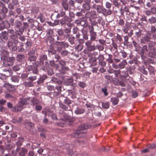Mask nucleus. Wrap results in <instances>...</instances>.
I'll return each mask as SVG.
<instances>
[{
  "label": "nucleus",
  "mask_w": 156,
  "mask_h": 156,
  "mask_svg": "<svg viewBox=\"0 0 156 156\" xmlns=\"http://www.w3.org/2000/svg\"><path fill=\"white\" fill-rule=\"evenodd\" d=\"M55 44L56 45L60 46L64 48H68L69 46L68 43L64 42L56 41Z\"/></svg>",
  "instance_id": "obj_12"
},
{
  "label": "nucleus",
  "mask_w": 156,
  "mask_h": 156,
  "mask_svg": "<svg viewBox=\"0 0 156 156\" xmlns=\"http://www.w3.org/2000/svg\"><path fill=\"white\" fill-rule=\"evenodd\" d=\"M61 68L62 70V73L63 74L65 73V71H68L69 70V68L66 66H62Z\"/></svg>",
  "instance_id": "obj_43"
},
{
  "label": "nucleus",
  "mask_w": 156,
  "mask_h": 156,
  "mask_svg": "<svg viewBox=\"0 0 156 156\" xmlns=\"http://www.w3.org/2000/svg\"><path fill=\"white\" fill-rule=\"evenodd\" d=\"M88 29L89 30V32L90 33H91L94 32V28L93 26L92 25H89L88 26Z\"/></svg>",
  "instance_id": "obj_59"
},
{
  "label": "nucleus",
  "mask_w": 156,
  "mask_h": 156,
  "mask_svg": "<svg viewBox=\"0 0 156 156\" xmlns=\"http://www.w3.org/2000/svg\"><path fill=\"white\" fill-rule=\"evenodd\" d=\"M45 76H42L40 78L39 80L37 81V83L38 84H39L44 82V80L46 79Z\"/></svg>",
  "instance_id": "obj_44"
},
{
  "label": "nucleus",
  "mask_w": 156,
  "mask_h": 156,
  "mask_svg": "<svg viewBox=\"0 0 156 156\" xmlns=\"http://www.w3.org/2000/svg\"><path fill=\"white\" fill-rule=\"evenodd\" d=\"M83 13H85V11L83 10H82L80 12H77L76 13V16L78 17H80L83 16Z\"/></svg>",
  "instance_id": "obj_51"
},
{
  "label": "nucleus",
  "mask_w": 156,
  "mask_h": 156,
  "mask_svg": "<svg viewBox=\"0 0 156 156\" xmlns=\"http://www.w3.org/2000/svg\"><path fill=\"white\" fill-rule=\"evenodd\" d=\"M16 61L14 57H10L7 58L6 64L9 66H12Z\"/></svg>",
  "instance_id": "obj_13"
},
{
  "label": "nucleus",
  "mask_w": 156,
  "mask_h": 156,
  "mask_svg": "<svg viewBox=\"0 0 156 156\" xmlns=\"http://www.w3.org/2000/svg\"><path fill=\"white\" fill-rule=\"evenodd\" d=\"M69 156H76V154L72 151H68Z\"/></svg>",
  "instance_id": "obj_64"
},
{
  "label": "nucleus",
  "mask_w": 156,
  "mask_h": 156,
  "mask_svg": "<svg viewBox=\"0 0 156 156\" xmlns=\"http://www.w3.org/2000/svg\"><path fill=\"white\" fill-rule=\"evenodd\" d=\"M19 77L16 76H13L11 77L12 81L14 82L18 83L19 81Z\"/></svg>",
  "instance_id": "obj_33"
},
{
  "label": "nucleus",
  "mask_w": 156,
  "mask_h": 156,
  "mask_svg": "<svg viewBox=\"0 0 156 156\" xmlns=\"http://www.w3.org/2000/svg\"><path fill=\"white\" fill-rule=\"evenodd\" d=\"M45 116L48 115L49 116H51L55 113L54 112L50 109L47 110L44 112Z\"/></svg>",
  "instance_id": "obj_28"
},
{
  "label": "nucleus",
  "mask_w": 156,
  "mask_h": 156,
  "mask_svg": "<svg viewBox=\"0 0 156 156\" xmlns=\"http://www.w3.org/2000/svg\"><path fill=\"white\" fill-rule=\"evenodd\" d=\"M89 127V126L87 124H82L78 127L77 130L74 132L72 134V136L76 138L84 136L86 132L85 130Z\"/></svg>",
  "instance_id": "obj_1"
},
{
  "label": "nucleus",
  "mask_w": 156,
  "mask_h": 156,
  "mask_svg": "<svg viewBox=\"0 0 156 156\" xmlns=\"http://www.w3.org/2000/svg\"><path fill=\"white\" fill-rule=\"evenodd\" d=\"M148 69L149 71L150 75L152 77L155 75V69L154 67L151 66H149L148 68Z\"/></svg>",
  "instance_id": "obj_19"
},
{
  "label": "nucleus",
  "mask_w": 156,
  "mask_h": 156,
  "mask_svg": "<svg viewBox=\"0 0 156 156\" xmlns=\"http://www.w3.org/2000/svg\"><path fill=\"white\" fill-rule=\"evenodd\" d=\"M127 64V62L125 60H123L119 65V67L121 69L124 68Z\"/></svg>",
  "instance_id": "obj_31"
},
{
  "label": "nucleus",
  "mask_w": 156,
  "mask_h": 156,
  "mask_svg": "<svg viewBox=\"0 0 156 156\" xmlns=\"http://www.w3.org/2000/svg\"><path fill=\"white\" fill-rule=\"evenodd\" d=\"M47 88L48 90L50 91H51L54 90V87L53 86L49 85L47 86Z\"/></svg>",
  "instance_id": "obj_61"
},
{
  "label": "nucleus",
  "mask_w": 156,
  "mask_h": 156,
  "mask_svg": "<svg viewBox=\"0 0 156 156\" xmlns=\"http://www.w3.org/2000/svg\"><path fill=\"white\" fill-rule=\"evenodd\" d=\"M83 9L86 10H90L91 8L90 3H85L83 4Z\"/></svg>",
  "instance_id": "obj_30"
},
{
  "label": "nucleus",
  "mask_w": 156,
  "mask_h": 156,
  "mask_svg": "<svg viewBox=\"0 0 156 156\" xmlns=\"http://www.w3.org/2000/svg\"><path fill=\"white\" fill-rule=\"evenodd\" d=\"M92 42L90 41H88L86 42L85 45L87 47V49L88 51H93L95 50L96 49V47L95 45H92Z\"/></svg>",
  "instance_id": "obj_9"
},
{
  "label": "nucleus",
  "mask_w": 156,
  "mask_h": 156,
  "mask_svg": "<svg viewBox=\"0 0 156 156\" xmlns=\"http://www.w3.org/2000/svg\"><path fill=\"white\" fill-rule=\"evenodd\" d=\"M30 101L31 105L33 106L39 104L41 103V102L36 98H33L30 100Z\"/></svg>",
  "instance_id": "obj_18"
},
{
  "label": "nucleus",
  "mask_w": 156,
  "mask_h": 156,
  "mask_svg": "<svg viewBox=\"0 0 156 156\" xmlns=\"http://www.w3.org/2000/svg\"><path fill=\"white\" fill-rule=\"evenodd\" d=\"M85 17L87 18L95 19L97 18L96 12L94 11L87 12L85 14Z\"/></svg>",
  "instance_id": "obj_10"
},
{
  "label": "nucleus",
  "mask_w": 156,
  "mask_h": 156,
  "mask_svg": "<svg viewBox=\"0 0 156 156\" xmlns=\"http://www.w3.org/2000/svg\"><path fill=\"white\" fill-rule=\"evenodd\" d=\"M103 0H93L92 2L93 4L92 7L93 9L96 10L98 13L103 12V13L105 14V12H108L110 11L106 10V8L103 7Z\"/></svg>",
  "instance_id": "obj_2"
},
{
  "label": "nucleus",
  "mask_w": 156,
  "mask_h": 156,
  "mask_svg": "<svg viewBox=\"0 0 156 156\" xmlns=\"http://www.w3.org/2000/svg\"><path fill=\"white\" fill-rule=\"evenodd\" d=\"M90 41H97V34L96 33L94 32L93 33H90Z\"/></svg>",
  "instance_id": "obj_25"
},
{
  "label": "nucleus",
  "mask_w": 156,
  "mask_h": 156,
  "mask_svg": "<svg viewBox=\"0 0 156 156\" xmlns=\"http://www.w3.org/2000/svg\"><path fill=\"white\" fill-rule=\"evenodd\" d=\"M97 22L99 24H101L102 26H104L105 24V22H103L102 18L101 17L99 16L98 18Z\"/></svg>",
  "instance_id": "obj_34"
},
{
  "label": "nucleus",
  "mask_w": 156,
  "mask_h": 156,
  "mask_svg": "<svg viewBox=\"0 0 156 156\" xmlns=\"http://www.w3.org/2000/svg\"><path fill=\"white\" fill-rule=\"evenodd\" d=\"M23 84L25 87H33L34 86L33 82H31L30 80L25 81L23 82Z\"/></svg>",
  "instance_id": "obj_16"
},
{
  "label": "nucleus",
  "mask_w": 156,
  "mask_h": 156,
  "mask_svg": "<svg viewBox=\"0 0 156 156\" xmlns=\"http://www.w3.org/2000/svg\"><path fill=\"white\" fill-rule=\"evenodd\" d=\"M12 3H10L8 5V7L10 9H14V6H17L19 5L18 0H12Z\"/></svg>",
  "instance_id": "obj_11"
},
{
  "label": "nucleus",
  "mask_w": 156,
  "mask_h": 156,
  "mask_svg": "<svg viewBox=\"0 0 156 156\" xmlns=\"http://www.w3.org/2000/svg\"><path fill=\"white\" fill-rule=\"evenodd\" d=\"M108 58L107 59V60L108 62L109 63H112L113 62V61L112 59V55H111L109 54L108 55Z\"/></svg>",
  "instance_id": "obj_62"
},
{
  "label": "nucleus",
  "mask_w": 156,
  "mask_h": 156,
  "mask_svg": "<svg viewBox=\"0 0 156 156\" xmlns=\"http://www.w3.org/2000/svg\"><path fill=\"white\" fill-rule=\"evenodd\" d=\"M27 149L24 147L22 148L20 151L19 154L21 156H24L27 153Z\"/></svg>",
  "instance_id": "obj_27"
},
{
  "label": "nucleus",
  "mask_w": 156,
  "mask_h": 156,
  "mask_svg": "<svg viewBox=\"0 0 156 156\" xmlns=\"http://www.w3.org/2000/svg\"><path fill=\"white\" fill-rule=\"evenodd\" d=\"M8 39L7 33L5 31H3L0 36V43L4 45L5 43V41Z\"/></svg>",
  "instance_id": "obj_8"
},
{
  "label": "nucleus",
  "mask_w": 156,
  "mask_h": 156,
  "mask_svg": "<svg viewBox=\"0 0 156 156\" xmlns=\"http://www.w3.org/2000/svg\"><path fill=\"white\" fill-rule=\"evenodd\" d=\"M25 125L26 128L29 131H30L31 129L34 126L33 124L30 122L25 123Z\"/></svg>",
  "instance_id": "obj_24"
},
{
  "label": "nucleus",
  "mask_w": 156,
  "mask_h": 156,
  "mask_svg": "<svg viewBox=\"0 0 156 156\" xmlns=\"http://www.w3.org/2000/svg\"><path fill=\"white\" fill-rule=\"evenodd\" d=\"M85 112L83 109L77 108L74 111V113L76 115H79Z\"/></svg>",
  "instance_id": "obj_22"
},
{
  "label": "nucleus",
  "mask_w": 156,
  "mask_h": 156,
  "mask_svg": "<svg viewBox=\"0 0 156 156\" xmlns=\"http://www.w3.org/2000/svg\"><path fill=\"white\" fill-rule=\"evenodd\" d=\"M147 42H150L151 37L150 35H147L143 37Z\"/></svg>",
  "instance_id": "obj_57"
},
{
  "label": "nucleus",
  "mask_w": 156,
  "mask_h": 156,
  "mask_svg": "<svg viewBox=\"0 0 156 156\" xmlns=\"http://www.w3.org/2000/svg\"><path fill=\"white\" fill-rule=\"evenodd\" d=\"M23 140V138L22 137H20L19 138V140L16 142V145L20 147L21 146L22 144V141Z\"/></svg>",
  "instance_id": "obj_45"
},
{
  "label": "nucleus",
  "mask_w": 156,
  "mask_h": 156,
  "mask_svg": "<svg viewBox=\"0 0 156 156\" xmlns=\"http://www.w3.org/2000/svg\"><path fill=\"white\" fill-rule=\"evenodd\" d=\"M119 1H115L113 2V5L115 7H117L118 8L121 5L120 2Z\"/></svg>",
  "instance_id": "obj_42"
},
{
  "label": "nucleus",
  "mask_w": 156,
  "mask_h": 156,
  "mask_svg": "<svg viewBox=\"0 0 156 156\" xmlns=\"http://www.w3.org/2000/svg\"><path fill=\"white\" fill-rule=\"evenodd\" d=\"M5 98L10 100H12L13 99V96L9 94H7L5 95Z\"/></svg>",
  "instance_id": "obj_60"
},
{
  "label": "nucleus",
  "mask_w": 156,
  "mask_h": 156,
  "mask_svg": "<svg viewBox=\"0 0 156 156\" xmlns=\"http://www.w3.org/2000/svg\"><path fill=\"white\" fill-rule=\"evenodd\" d=\"M128 76V72L127 71H123L121 73V76L126 77Z\"/></svg>",
  "instance_id": "obj_48"
},
{
  "label": "nucleus",
  "mask_w": 156,
  "mask_h": 156,
  "mask_svg": "<svg viewBox=\"0 0 156 156\" xmlns=\"http://www.w3.org/2000/svg\"><path fill=\"white\" fill-rule=\"evenodd\" d=\"M105 6L106 8L108 9H106L107 10L110 11H109L108 12H105L106 13H105V14H104L103 12H102L101 13H98L100 14L101 13L105 16L111 15L112 13V11L110 9L112 6V4L109 2H106L105 4Z\"/></svg>",
  "instance_id": "obj_7"
},
{
  "label": "nucleus",
  "mask_w": 156,
  "mask_h": 156,
  "mask_svg": "<svg viewBox=\"0 0 156 156\" xmlns=\"http://www.w3.org/2000/svg\"><path fill=\"white\" fill-rule=\"evenodd\" d=\"M65 122V121L61 119L58 123H57V125L59 126L63 127L66 125Z\"/></svg>",
  "instance_id": "obj_36"
},
{
  "label": "nucleus",
  "mask_w": 156,
  "mask_h": 156,
  "mask_svg": "<svg viewBox=\"0 0 156 156\" xmlns=\"http://www.w3.org/2000/svg\"><path fill=\"white\" fill-rule=\"evenodd\" d=\"M156 55V49H153L150 50L148 54V56L149 57L154 58Z\"/></svg>",
  "instance_id": "obj_20"
},
{
  "label": "nucleus",
  "mask_w": 156,
  "mask_h": 156,
  "mask_svg": "<svg viewBox=\"0 0 156 156\" xmlns=\"http://www.w3.org/2000/svg\"><path fill=\"white\" fill-rule=\"evenodd\" d=\"M35 50H32L28 53V60L30 62H34L37 59V56L35 55Z\"/></svg>",
  "instance_id": "obj_6"
},
{
  "label": "nucleus",
  "mask_w": 156,
  "mask_h": 156,
  "mask_svg": "<svg viewBox=\"0 0 156 156\" xmlns=\"http://www.w3.org/2000/svg\"><path fill=\"white\" fill-rule=\"evenodd\" d=\"M98 65L104 67L106 65V63L104 61V60L103 61H100L98 62Z\"/></svg>",
  "instance_id": "obj_58"
},
{
  "label": "nucleus",
  "mask_w": 156,
  "mask_h": 156,
  "mask_svg": "<svg viewBox=\"0 0 156 156\" xmlns=\"http://www.w3.org/2000/svg\"><path fill=\"white\" fill-rule=\"evenodd\" d=\"M37 75L34 74V75L31 76L27 78V80H30L33 82L35 80L37 79Z\"/></svg>",
  "instance_id": "obj_32"
},
{
  "label": "nucleus",
  "mask_w": 156,
  "mask_h": 156,
  "mask_svg": "<svg viewBox=\"0 0 156 156\" xmlns=\"http://www.w3.org/2000/svg\"><path fill=\"white\" fill-rule=\"evenodd\" d=\"M105 79L110 81H112L113 80L112 77L109 75H105Z\"/></svg>",
  "instance_id": "obj_63"
},
{
  "label": "nucleus",
  "mask_w": 156,
  "mask_h": 156,
  "mask_svg": "<svg viewBox=\"0 0 156 156\" xmlns=\"http://www.w3.org/2000/svg\"><path fill=\"white\" fill-rule=\"evenodd\" d=\"M68 41L70 44L73 45L75 44L74 40L75 38L72 35H71L68 38Z\"/></svg>",
  "instance_id": "obj_29"
},
{
  "label": "nucleus",
  "mask_w": 156,
  "mask_h": 156,
  "mask_svg": "<svg viewBox=\"0 0 156 156\" xmlns=\"http://www.w3.org/2000/svg\"><path fill=\"white\" fill-rule=\"evenodd\" d=\"M110 101L114 105H115L118 104L119 99L117 97H112L111 98Z\"/></svg>",
  "instance_id": "obj_21"
},
{
  "label": "nucleus",
  "mask_w": 156,
  "mask_h": 156,
  "mask_svg": "<svg viewBox=\"0 0 156 156\" xmlns=\"http://www.w3.org/2000/svg\"><path fill=\"white\" fill-rule=\"evenodd\" d=\"M14 25L15 27L17 28H19L21 26L22 23L20 21H19L16 20Z\"/></svg>",
  "instance_id": "obj_40"
},
{
  "label": "nucleus",
  "mask_w": 156,
  "mask_h": 156,
  "mask_svg": "<svg viewBox=\"0 0 156 156\" xmlns=\"http://www.w3.org/2000/svg\"><path fill=\"white\" fill-rule=\"evenodd\" d=\"M28 104L26 99L24 98H22L18 103L17 106H14L12 110L13 112L20 111L23 108V106Z\"/></svg>",
  "instance_id": "obj_4"
},
{
  "label": "nucleus",
  "mask_w": 156,
  "mask_h": 156,
  "mask_svg": "<svg viewBox=\"0 0 156 156\" xmlns=\"http://www.w3.org/2000/svg\"><path fill=\"white\" fill-rule=\"evenodd\" d=\"M83 47L81 44H78V45L76 46L75 47V49L77 51H81Z\"/></svg>",
  "instance_id": "obj_54"
},
{
  "label": "nucleus",
  "mask_w": 156,
  "mask_h": 156,
  "mask_svg": "<svg viewBox=\"0 0 156 156\" xmlns=\"http://www.w3.org/2000/svg\"><path fill=\"white\" fill-rule=\"evenodd\" d=\"M10 38L13 40H15L16 39H18L17 35L16 34H13L10 36Z\"/></svg>",
  "instance_id": "obj_56"
},
{
  "label": "nucleus",
  "mask_w": 156,
  "mask_h": 156,
  "mask_svg": "<svg viewBox=\"0 0 156 156\" xmlns=\"http://www.w3.org/2000/svg\"><path fill=\"white\" fill-rule=\"evenodd\" d=\"M25 57V56L24 55L19 54L17 55V60L19 61H21Z\"/></svg>",
  "instance_id": "obj_35"
},
{
  "label": "nucleus",
  "mask_w": 156,
  "mask_h": 156,
  "mask_svg": "<svg viewBox=\"0 0 156 156\" xmlns=\"http://www.w3.org/2000/svg\"><path fill=\"white\" fill-rule=\"evenodd\" d=\"M72 102L69 99L65 98L64 100L63 103L60 101L59 102V108L66 111H70L71 107L70 105L71 104Z\"/></svg>",
  "instance_id": "obj_3"
},
{
  "label": "nucleus",
  "mask_w": 156,
  "mask_h": 156,
  "mask_svg": "<svg viewBox=\"0 0 156 156\" xmlns=\"http://www.w3.org/2000/svg\"><path fill=\"white\" fill-rule=\"evenodd\" d=\"M78 86L82 88H84L86 86V83L83 82L79 81L78 84Z\"/></svg>",
  "instance_id": "obj_49"
},
{
  "label": "nucleus",
  "mask_w": 156,
  "mask_h": 156,
  "mask_svg": "<svg viewBox=\"0 0 156 156\" xmlns=\"http://www.w3.org/2000/svg\"><path fill=\"white\" fill-rule=\"evenodd\" d=\"M26 70L28 74L32 73L36 75L38 74V69L37 67L34 65H28L26 68Z\"/></svg>",
  "instance_id": "obj_5"
},
{
  "label": "nucleus",
  "mask_w": 156,
  "mask_h": 156,
  "mask_svg": "<svg viewBox=\"0 0 156 156\" xmlns=\"http://www.w3.org/2000/svg\"><path fill=\"white\" fill-rule=\"evenodd\" d=\"M97 58L93 56L89 59L90 64L93 66H96L97 65Z\"/></svg>",
  "instance_id": "obj_15"
},
{
  "label": "nucleus",
  "mask_w": 156,
  "mask_h": 156,
  "mask_svg": "<svg viewBox=\"0 0 156 156\" xmlns=\"http://www.w3.org/2000/svg\"><path fill=\"white\" fill-rule=\"evenodd\" d=\"M2 10L3 13V16L5 17V16L7 12L8 9L4 6H3L2 7Z\"/></svg>",
  "instance_id": "obj_37"
},
{
  "label": "nucleus",
  "mask_w": 156,
  "mask_h": 156,
  "mask_svg": "<svg viewBox=\"0 0 156 156\" xmlns=\"http://www.w3.org/2000/svg\"><path fill=\"white\" fill-rule=\"evenodd\" d=\"M32 46V43L30 41H27L26 44V48L27 50H29Z\"/></svg>",
  "instance_id": "obj_41"
},
{
  "label": "nucleus",
  "mask_w": 156,
  "mask_h": 156,
  "mask_svg": "<svg viewBox=\"0 0 156 156\" xmlns=\"http://www.w3.org/2000/svg\"><path fill=\"white\" fill-rule=\"evenodd\" d=\"M58 61L59 64L62 66H64L66 64V62L63 60L61 59Z\"/></svg>",
  "instance_id": "obj_55"
},
{
  "label": "nucleus",
  "mask_w": 156,
  "mask_h": 156,
  "mask_svg": "<svg viewBox=\"0 0 156 156\" xmlns=\"http://www.w3.org/2000/svg\"><path fill=\"white\" fill-rule=\"evenodd\" d=\"M69 19L68 17H65L60 20V23L62 26L66 24L67 21H69L68 20Z\"/></svg>",
  "instance_id": "obj_26"
},
{
  "label": "nucleus",
  "mask_w": 156,
  "mask_h": 156,
  "mask_svg": "<svg viewBox=\"0 0 156 156\" xmlns=\"http://www.w3.org/2000/svg\"><path fill=\"white\" fill-rule=\"evenodd\" d=\"M47 34L49 35L50 36H51L53 34V30L51 29H48L47 31Z\"/></svg>",
  "instance_id": "obj_53"
},
{
  "label": "nucleus",
  "mask_w": 156,
  "mask_h": 156,
  "mask_svg": "<svg viewBox=\"0 0 156 156\" xmlns=\"http://www.w3.org/2000/svg\"><path fill=\"white\" fill-rule=\"evenodd\" d=\"M114 74L115 77H118V76L121 74V71L119 70H115Z\"/></svg>",
  "instance_id": "obj_52"
},
{
  "label": "nucleus",
  "mask_w": 156,
  "mask_h": 156,
  "mask_svg": "<svg viewBox=\"0 0 156 156\" xmlns=\"http://www.w3.org/2000/svg\"><path fill=\"white\" fill-rule=\"evenodd\" d=\"M73 82V80L72 79L69 78L68 79L66 82L67 85H72Z\"/></svg>",
  "instance_id": "obj_50"
},
{
  "label": "nucleus",
  "mask_w": 156,
  "mask_h": 156,
  "mask_svg": "<svg viewBox=\"0 0 156 156\" xmlns=\"http://www.w3.org/2000/svg\"><path fill=\"white\" fill-rule=\"evenodd\" d=\"M147 22L151 24L155 23H156V18L154 16L148 18Z\"/></svg>",
  "instance_id": "obj_23"
},
{
  "label": "nucleus",
  "mask_w": 156,
  "mask_h": 156,
  "mask_svg": "<svg viewBox=\"0 0 156 156\" xmlns=\"http://www.w3.org/2000/svg\"><path fill=\"white\" fill-rule=\"evenodd\" d=\"M62 5L63 8L65 11L67 10L68 9V5L67 3L62 2Z\"/></svg>",
  "instance_id": "obj_47"
},
{
  "label": "nucleus",
  "mask_w": 156,
  "mask_h": 156,
  "mask_svg": "<svg viewBox=\"0 0 156 156\" xmlns=\"http://www.w3.org/2000/svg\"><path fill=\"white\" fill-rule=\"evenodd\" d=\"M74 23L77 25H83L84 27H86L87 25V24H86L85 23L82 24V22L79 20H75Z\"/></svg>",
  "instance_id": "obj_46"
},
{
  "label": "nucleus",
  "mask_w": 156,
  "mask_h": 156,
  "mask_svg": "<svg viewBox=\"0 0 156 156\" xmlns=\"http://www.w3.org/2000/svg\"><path fill=\"white\" fill-rule=\"evenodd\" d=\"M102 107L103 108L108 109L109 107V102H102Z\"/></svg>",
  "instance_id": "obj_39"
},
{
  "label": "nucleus",
  "mask_w": 156,
  "mask_h": 156,
  "mask_svg": "<svg viewBox=\"0 0 156 156\" xmlns=\"http://www.w3.org/2000/svg\"><path fill=\"white\" fill-rule=\"evenodd\" d=\"M4 87L10 91H13L15 90V86L12 85L9 83H5L4 85Z\"/></svg>",
  "instance_id": "obj_14"
},
{
  "label": "nucleus",
  "mask_w": 156,
  "mask_h": 156,
  "mask_svg": "<svg viewBox=\"0 0 156 156\" xmlns=\"http://www.w3.org/2000/svg\"><path fill=\"white\" fill-rule=\"evenodd\" d=\"M139 69L140 71L142 74L145 75H147L148 72L144 66H140L139 68Z\"/></svg>",
  "instance_id": "obj_17"
},
{
  "label": "nucleus",
  "mask_w": 156,
  "mask_h": 156,
  "mask_svg": "<svg viewBox=\"0 0 156 156\" xmlns=\"http://www.w3.org/2000/svg\"><path fill=\"white\" fill-rule=\"evenodd\" d=\"M46 70L47 73L48 75L51 76L53 74L54 72L53 70L51 67L47 68L46 69Z\"/></svg>",
  "instance_id": "obj_38"
}]
</instances>
